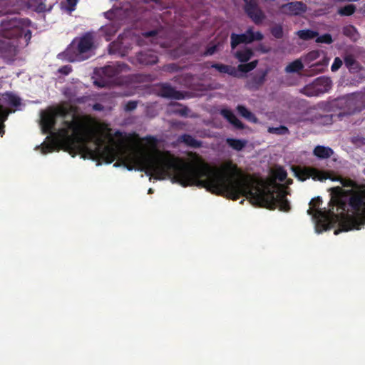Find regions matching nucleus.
<instances>
[{
    "instance_id": "nucleus-27",
    "label": "nucleus",
    "mask_w": 365,
    "mask_h": 365,
    "mask_svg": "<svg viewBox=\"0 0 365 365\" xmlns=\"http://www.w3.org/2000/svg\"><path fill=\"white\" fill-rule=\"evenodd\" d=\"M270 32L272 35L277 39L282 38L283 37V28L280 24H276L275 26H272L270 29Z\"/></svg>"
},
{
    "instance_id": "nucleus-35",
    "label": "nucleus",
    "mask_w": 365,
    "mask_h": 365,
    "mask_svg": "<svg viewBox=\"0 0 365 365\" xmlns=\"http://www.w3.org/2000/svg\"><path fill=\"white\" fill-rule=\"evenodd\" d=\"M190 109L186 106H183L181 108L175 109V110H173V113L179 115L182 117H187L188 115Z\"/></svg>"
},
{
    "instance_id": "nucleus-33",
    "label": "nucleus",
    "mask_w": 365,
    "mask_h": 365,
    "mask_svg": "<svg viewBox=\"0 0 365 365\" xmlns=\"http://www.w3.org/2000/svg\"><path fill=\"white\" fill-rule=\"evenodd\" d=\"M333 154V150L328 147L321 146V159L327 158Z\"/></svg>"
},
{
    "instance_id": "nucleus-4",
    "label": "nucleus",
    "mask_w": 365,
    "mask_h": 365,
    "mask_svg": "<svg viewBox=\"0 0 365 365\" xmlns=\"http://www.w3.org/2000/svg\"><path fill=\"white\" fill-rule=\"evenodd\" d=\"M130 70L128 65L124 63H114L113 65L106 66L100 69L101 74L108 79H113L115 84L119 86L128 85L132 81L130 76H122L123 72H127Z\"/></svg>"
},
{
    "instance_id": "nucleus-41",
    "label": "nucleus",
    "mask_w": 365,
    "mask_h": 365,
    "mask_svg": "<svg viewBox=\"0 0 365 365\" xmlns=\"http://www.w3.org/2000/svg\"><path fill=\"white\" fill-rule=\"evenodd\" d=\"M78 1V0H66L68 4V10L70 11H74Z\"/></svg>"
},
{
    "instance_id": "nucleus-3",
    "label": "nucleus",
    "mask_w": 365,
    "mask_h": 365,
    "mask_svg": "<svg viewBox=\"0 0 365 365\" xmlns=\"http://www.w3.org/2000/svg\"><path fill=\"white\" fill-rule=\"evenodd\" d=\"M93 45V35L87 32L81 37L73 39L62 55L69 62L81 61L87 58L84 54L90 51Z\"/></svg>"
},
{
    "instance_id": "nucleus-36",
    "label": "nucleus",
    "mask_w": 365,
    "mask_h": 365,
    "mask_svg": "<svg viewBox=\"0 0 365 365\" xmlns=\"http://www.w3.org/2000/svg\"><path fill=\"white\" fill-rule=\"evenodd\" d=\"M72 71V67L70 65H65L59 68L58 72L63 75H68Z\"/></svg>"
},
{
    "instance_id": "nucleus-18",
    "label": "nucleus",
    "mask_w": 365,
    "mask_h": 365,
    "mask_svg": "<svg viewBox=\"0 0 365 365\" xmlns=\"http://www.w3.org/2000/svg\"><path fill=\"white\" fill-rule=\"evenodd\" d=\"M297 35L299 38L304 41H308L315 38L317 43H319V36L317 31H314L310 29L299 30L297 32Z\"/></svg>"
},
{
    "instance_id": "nucleus-8",
    "label": "nucleus",
    "mask_w": 365,
    "mask_h": 365,
    "mask_svg": "<svg viewBox=\"0 0 365 365\" xmlns=\"http://www.w3.org/2000/svg\"><path fill=\"white\" fill-rule=\"evenodd\" d=\"M245 1V11L252 21L259 24L262 22L265 16L257 5L256 0H243Z\"/></svg>"
},
{
    "instance_id": "nucleus-19",
    "label": "nucleus",
    "mask_w": 365,
    "mask_h": 365,
    "mask_svg": "<svg viewBox=\"0 0 365 365\" xmlns=\"http://www.w3.org/2000/svg\"><path fill=\"white\" fill-rule=\"evenodd\" d=\"M237 110L240 115H241L248 121L254 123H258V119L255 116V115L251 111H250L245 106L242 105H238L237 107Z\"/></svg>"
},
{
    "instance_id": "nucleus-30",
    "label": "nucleus",
    "mask_w": 365,
    "mask_h": 365,
    "mask_svg": "<svg viewBox=\"0 0 365 365\" xmlns=\"http://www.w3.org/2000/svg\"><path fill=\"white\" fill-rule=\"evenodd\" d=\"M304 93L309 96H318V94L319 93V89L314 88L312 86L309 85L304 88Z\"/></svg>"
},
{
    "instance_id": "nucleus-51",
    "label": "nucleus",
    "mask_w": 365,
    "mask_h": 365,
    "mask_svg": "<svg viewBox=\"0 0 365 365\" xmlns=\"http://www.w3.org/2000/svg\"><path fill=\"white\" fill-rule=\"evenodd\" d=\"M328 63H329V61L328 60H324L323 62H321V66H327L328 65Z\"/></svg>"
},
{
    "instance_id": "nucleus-53",
    "label": "nucleus",
    "mask_w": 365,
    "mask_h": 365,
    "mask_svg": "<svg viewBox=\"0 0 365 365\" xmlns=\"http://www.w3.org/2000/svg\"><path fill=\"white\" fill-rule=\"evenodd\" d=\"M153 190L152 188H150L148 190V193H153Z\"/></svg>"
},
{
    "instance_id": "nucleus-47",
    "label": "nucleus",
    "mask_w": 365,
    "mask_h": 365,
    "mask_svg": "<svg viewBox=\"0 0 365 365\" xmlns=\"http://www.w3.org/2000/svg\"><path fill=\"white\" fill-rule=\"evenodd\" d=\"M314 155L317 156V158H319V145H317L314 149Z\"/></svg>"
},
{
    "instance_id": "nucleus-23",
    "label": "nucleus",
    "mask_w": 365,
    "mask_h": 365,
    "mask_svg": "<svg viewBox=\"0 0 365 365\" xmlns=\"http://www.w3.org/2000/svg\"><path fill=\"white\" fill-rule=\"evenodd\" d=\"M258 64V61L255 60L250 63H241L237 66V69L239 71L243 72V73H248L253 69H255Z\"/></svg>"
},
{
    "instance_id": "nucleus-21",
    "label": "nucleus",
    "mask_w": 365,
    "mask_h": 365,
    "mask_svg": "<svg viewBox=\"0 0 365 365\" xmlns=\"http://www.w3.org/2000/svg\"><path fill=\"white\" fill-rule=\"evenodd\" d=\"M304 68V65L301 60L297 59L291 63H289L286 67H285V72L286 73H297L299 72Z\"/></svg>"
},
{
    "instance_id": "nucleus-31",
    "label": "nucleus",
    "mask_w": 365,
    "mask_h": 365,
    "mask_svg": "<svg viewBox=\"0 0 365 365\" xmlns=\"http://www.w3.org/2000/svg\"><path fill=\"white\" fill-rule=\"evenodd\" d=\"M8 102L11 106L17 107L20 105V98L14 95L9 94L8 96Z\"/></svg>"
},
{
    "instance_id": "nucleus-2",
    "label": "nucleus",
    "mask_w": 365,
    "mask_h": 365,
    "mask_svg": "<svg viewBox=\"0 0 365 365\" xmlns=\"http://www.w3.org/2000/svg\"><path fill=\"white\" fill-rule=\"evenodd\" d=\"M73 106H59L41 113L44 133L56 136L70 150L86 152L91 158H102L106 163L115 159V150L110 145L102 148L103 139L98 136L95 120L89 115H78Z\"/></svg>"
},
{
    "instance_id": "nucleus-55",
    "label": "nucleus",
    "mask_w": 365,
    "mask_h": 365,
    "mask_svg": "<svg viewBox=\"0 0 365 365\" xmlns=\"http://www.w3.org/2000/svg\"><path fill=\"white\" fill-rule=\"evenodd\" d=\"M338 233V231L337 230H335L334 231V234L336 235Z\"/></svg>"
},
{
    "instance_id": "nucleus-17",
    "label": "nucleus",
    "mask_w": 365,
    "mask_h": 365,
    "mask_svg": "<svg viewBox=\"0 0 365 365\" xmlns=\"http://www.w3.org/2000/svg\"><path fill=\"white\" fill-rule=\"evenodd\" d=\"M178 141L183 143L187 146L192 148H199L202 147V143L195 139L190 134H182L178 138Z\"/></svg>"
},
{
    "instance_id": "nucleus-13",
    "label": "nucleus",
    "mask_w": 365,
    "mask_h": 365,
    "mask_svg": "<svg viewBox=\"0 0 365 365\" xmlns=\"http://www.w3.org/2000/svg\"><path fill=\"white\" fill-rule=\"evenodd\" d=\"M158 96L175 100H180L184 98V94L181 91L175 90L169 83H165L160 84L158 90Z\"/></svg>"
},
{
    "instance_id": "nucleus-48",
    "label": "nucleus",
    "mask_w": 365,
    "mask_h": 365,
    "mask_svg": "<svg viewBox=\"0 0 365 365\" xmlns=\"http://www.w3.org/2000/svg\"><path fill=\"white\" fill-rule=\"evenodd\" d=\"M4 125L0 121V135L2 136L4 134Z\"/></svg>"
},
{
    "instance_id": "nucleus-45",
    "label": "nucleus",
    "mask_w": 365,
    "mask_h": 365,
    "mask_svg": "<svg viewBox=\"0 0 365 365\" xmlns=\"http://www.w3.org/2000/svg\"><path fill=\"white\" fill-rule=\"evenodd\" d=\"M93 110L96 111H102L104 110V106L101 103H96L93 106Z\"/></svg>"
},
{
    "instance_id": "nucleus-7",
    "label": "nucleus",
    "mask_w": 365,
    "mask_h": 365,
    "mask_svg": "<svg viewBox=\"0 0 365 365\" xmlns=\"http://www.w3.org/2000/svg\"><path fill=\"white\" fill-rule=\"evenodd\" d=\"M294 175L300 181H304L309 178L314 180H319V170L309 166L294 165L292 167Z\"/></svg>"
},
{
    "instance_id": "nucleus-54",
    "label": "nucleus",
    "mask_w": 365,
    "mask_h": 365,
    "mask_svg": "<svg viewBox=\"0 0 365 365\" xmlns=\"http://www.w3.org/2000/svg\"><path fill=\"white\" fill-rule=\"evenodd\" d=\"M319 81V78H317L315 79V81H316V82H317V81Z\"/></svg>"
},
{
    "instance_id": "nucleus-49",
    "label": "nucleus",
    "mask_w": 365,
    "mask_h": 365,
    "mask_svg": "<svg viewBox=\"0 0 365 365\" xmlns=\"http://www.w3.org/2000/svg\"><path fill=\"white\" fill-rule=\"evenodd\" d=\"M95 84L97 85L99 87H101V88L105 86V83L103 82H101V81H95Z\"/></svg>"
},
{
    "instance_id": "nucleus-38",
    "label": "nucleus",
    "mask_w": 365,
    "mask_h": 365,
    "mask_svg": "<svg viewBox=\"0 0 365 365\" xmlns=\"http://www.w3.org/2000/svg\"><path fill=\"white\" fill-rule=\"evenodd\" d=\"M277 178L279 181H284L287 178V172L284 170L283 169H279L277 172Z\"/></svg>"
},
{
    "instance_id": "nucleus-10",
    "label": "nucleus",
    "mask_w": 365,
    "mask_h": 365,
    "mask_svg": "<svg viewBox=\"0 0 365 365\" xmlns=\"http://www.w3.org/2000/svg\"><path fill=\"white\" fill-rule=\"evenodd\" d=\"M268 73L269 70L265 69L252 76L247 80L246 87L251 91L259 90L264 83Z\"/></svg>"
},
{
    "instance_id": "nucleus-37",
    "label": "nucleus",
    "mask_w": 365,
    "mask_h": 365,
    "mask_svg": "<svg viewBox=\"0 0 365 365\" xmlns=\"http://www.w3.org/2000/svg\"><path fill=\"white\" fill-rule=\"evenodd\" d=\"M342 65V61L339 58H336L334 59V61L333 63V64L331 65V71H337Z\"/></svg>"
},
{
    "instance_id": "nucleus-5",
    "label": "nucleus",
    "mask_w": 365,
    "mask_h": 365,
    "mask_svg": "<svg viewBox=\"0 0 365 365\" xmlns=\"http://www.w3.org/2000/svg\"><path fill=\"white\" fill-rule=\"evenodd\" d=\"M1 26L4 36L6 38H18L24 36L26 41H29L31 38V31L29 29L24 30L21 26L20 20L16 17L2 20Z\"/></svg>"
},
{
    "instance_id": "nucleus-1",
    "label": "nucleus",
    "mask_w": 365,
    "mask_h": 365,
    "mask_svg": "<svg viewBox=\"0 0 365 365\" xmlns=\"http://www.w3.org/2000/svg\"><path fill=\"white\" fill-rule=\"evenodd\" d=\"M192 163H186L177 158H165L145 154L140 150L130 152L124 164L128 170L136 169L158 180L169 178L182 187L195 185L209 192L226 196L233 200L241 196L250 198L252 204L269 210L288 212L291 207L287 199L288 192L280 190L277 195L265 185L262 179L243 175L237 165L227 161L220 168L212 167L200 156L195 154Z\"/></svg>"
},
{
    "instance_id": "nucleus-15",
    "label": "nucleus",
    "mask_w": 365,
    "mask_h": 365,
    "mask_svg": "<svg viewBox=\"0 0 365 365\" xmlns=\"http://www.w3.org/2000/svg\"><path fill=\"white\" fill-rule=\"evenodd\" d=\"M284 12L290 15H299L306 11V5L300 1H292L284 4L283 6Z\"/></svg>"
},
{
    "instance_id": "nucleus-28",
    "label": "nucleus",
    "mask_w": 365,
    "mask_h": 365,
    "mask_svg": "<svg viewBox=\"0 0 365 365\" xmlns=\"http://www.w3.org/2000/svg\"><path fill=\"white\" fill-rule=\"evenodd\" d=\"M343 32L346 36H349L350 38H353L354 40H356L358 37V34H357L355 28L353 27L352 26H347L344 27Z\"/></svg>"
},
{
    "instance_id": "nucleus-40",
    "label": "nucleus",
    "mask_w": 365,
    "mask_h": 365,
    "mask_svg": "<svg viewBox=\"0 0 365 365\" xmlns=\"http://www.w3.org/2000/svg\"><path fill=\"white\" fill-rule=\"evenodd\" d=\"M320 177H321V181L323 180H326V179H331V180H337V178L336 177H334L332 176V175L329 174V173H327L322 170H321V175H320Z\"/></svg>"
},
{
    "instance_id": "nucleus-25",
    "label": "nucleus",
    "mask_w": 365,
    "mask_h": 365,
    "mask_svg": "<svg viewBox=\"0 0 365 365\" xmlns=\"http://www.w3.org/2000/svg\"><path fill=\"white\" fill-rule=\"evenodd\" d=\"M268 132L272 134L276 135H287L289 133V129L284 125H279V127H269Z\"/></svg>"
},
{
    "instance_id": "nucleus-24",
    "label": "nucleus",
    "mask_w": 365,
    "mask_h": 365,
    "mask_svg": "<svg viewBox=\"0 0 365 365\" xmlns=\"http://www.w3.org/2000/svg\"><path fill=\"white\" fill-rule=\"evenodd\" d=\"M319 56V51L317 50L312 51L309 52L304 57V62L307 64H310V67L312 66H318L319 63L311 64L312 61L316 60Z\"/></svg>"
},
{
    "instance_id": "nucleus-6",
    "label": "nucleus",
    "mask_w": 365,
    "mask_h": 365,
    "mask_svg": "<svg viewBox=\"0 0 365 365\" xmlns=\"http://www.w3.org/2000/svg\"><path fill=\"white\" fill-rule=\"evenodd\" d=\"M263 38L264 36L260 31L255 32L252 28H249L244 34L232 33L230 35V46L232 49H235L241 43H251L255 41H261Z\"/></svg>"
},
{
    "instance_id": "nucleus-22",
    "label": "nucleus",
    "mask_w": 365,
    "mask_h": 365,
    "mask_svg": "<svg viewBox=\"0 0 365 365\" xmlns=\"http://www.w3.org/2000/svg\"><path fill=\"white\" fill-rule=\"evenodd\" d=\"M227 143L230 146L232 149L240 151L242 150L246 145V141L240 139H235V138H227Z\"/></svg>"
},
{
    "instance_id": "nucleus-39",
    "label": "nucleus",
    "mask_w": 365,
    "mask_h": 365,
    "mask_svg": "<svg viewBox=\"0 0 365 365\" xmlns=\"http://www.w3.org/2000/svg\"><path fill=\"white\" fill-rule=\"evenodd\" d=\"M217 49V45H213L211 46H209L207 48L206 51H205V56H212L216 52Z\"/></svg>"
},
{
    "instance_id": "nucleus-43",
    "label": "nucleus",
    "mask_w": 365,
    "mask_h": 365,
    "mask_svg": "<svg viewBox=\"0 0 365 365\" xmlns=\"http://www.w3.org/2000/svg\"><path fill=\"white\" fill-rule=\"evenodd\" d=\"M332 42V38L331 35L329 34H324L321 36V43H331Z\"/></svg>"
},
{
    "instance_id": "nucleus-32",
    "label": "nucleus",
    "mask_w": 365,
    "mask_h": 365,
    "mask_svg": "<svg viewBox=\"0 0 365 365\" xmlns=\"http://www.w3.org/2000/svg\"><path fill=\"white\" fill-rule=\"evenodd\" d=\"M178 70V66L175 63H169L162 67V71L173 73Z\"/></svg>"
},
{
    "instance_id": "nucleus-44",
    "label": "nucleus",
    "mask_w": 365,
    "mask_h": 365,
    "mask_svg": "<svg viewBox=\"0 0 365 365\" xmlns=\"http://www.w3.org/2000/svg\"><path fill=\"white\" fill-rule=\"evenodd\" d=\"M345 63L348 66H351L354 65V60L353 57L351 56H346L345 58Z\"/></svg>"
},
{
    "instance_id": "nucleus-42",
    "label": "nucleus",
    "mask_w": 365,
    "mask_h": 365,
    "mask_svg": "<svg viewBox=\"0 0 365 365\" xmlns=\"http://www.w3.org/2000/svg\"><path fill=\"white\" fill-rule=\"evenodd\" d=\"M53 150V146L51 144H43L42 145V153L46 154L51 153Z\"/></svg>"
},
{
    "instance_id": "nucleus-46",
    "label": "nucleus",
    "mask_w": 365,
    "mask_h": 365,
    "mask_svg": "<svg viewBox=\"0 0 365 365\" xmlns=\"http://www.w3.org/2000/svg\"><path fill=\"white\" fill-rule=\"evenodd\" d=\"M157 34H158L157 31L153 30V31H147L145 34V36H147V37H152V36H156Z\"/></svg>"
},
{
    "instance_id": "nucleus-11",
    "label": "nucleus",
    "mask_w": 365,
    "mask_h": 365,
    "mask_svg": "<svg viewBox=\"0 0 365 365\" xmlns=\"http://www.w3.org/2000/svg\"><path fill=\"white\" fill-rule=\"evenodd\" d=\"M307 214L312 217L317 233H319V196L311 200L309 203Z\"/></svg>"
},
{
    "instance_id": "nucleus-9",
    "label": "nucleus",
    "mask_w": 365,
    "mask_h": 365,
    "mask_svg": "<svg viewBox=\"0 0 365 365\" xmlns=\"http://www.w3.org/2000/svg\"><path fill=\"white\" fill-rule=\"evenodd\" d=\"M365 222V189L357 185V230Z\"/></svg>"
},
{
    "instance_id": "nucleus-20",
    "label": "nucleus",
    "mask_w": 365,
    "mask_h": 365,
    "mask_svg": "<svg viewBox=\"0 0 365 365\" xmlns=\"http://www.w3.org/2000/svg\"><path fill=\"white\" fill-rule=\"evenodd\" d=\"M254 55V53L250 48H245L242 51H237L235 53V57L242 63L247 62Z\"/></svg>"
},
{
    "instance_id": "nucleus-12",
    "label": "nucleus",
    "mask_w": 365,
    "mask_h": 365,
    "mask_svg": "<svg viewBox=\"0 0 365 365\" xmlns=\"http://www.w3.org/2000/svg\"><path fill=\"white\" fill-rule=\"evenodd\" d=\"M135 61L140 65L148 66L157 63L158 58L154 51L145 50L138 52L135 56Z\"/></svg>"
},
{
    "instance_id": "nucleus-50",
    "label": "nucleus",
    "mask_w": 365,
    "mask_h": 365,
    "mask_svg": "<svg viewBox=\"0 0 365 365\" xmlns=\"http://www.w3.org/2000/svg\"><path fill=\"white\" fill-rule=\"evenodd\" d=\"M323 118L324 119V121L327 123H328L331 120L329 115H325L323 117Z\"/></svg>"
},
{
    "instance_id": "nucleus-26",
    "label": "nucleus",
    "mask_w": 365,
    "mask_h": 365,
    "mask_svg": "<svg viewBox=\"0 0 365 365\" xmlns=\"http://www.w3.org/2000/svg\"><path fill=\"white\" fill-rule=\"evenodd\" d=\"M356 6L352 4L346 5L344 7L340 8L338 10V13L341 16H350L355 11Z\"/></svg>"
},
{
    "instance_id": "nucleus-16",
    "label": "nucleus",
    "mask_w": 365,
    "mask_h": 365,
    "mask_svg": "<svg viewBox=\"0 0 365 365\" xmlns=\"http://www.w3.org/2000/svg\"><path fill=\"white\" fill-rule=\"evenodd\" d=\"M222 115L232 125L239 130L245 128L244 124L237 118L234 113L229 109H222Z\"/></svg>"
},
{
    "instance_id": "nucleus-52",
    "label": "nucleus",
    "mask_w": 365,
    "mask_h": 365,
    "mask_svg": "<svg viewBox=\"0 0 365 365\" xmlns=\"http://www.w3.org/2000/svg\"><path fill=\"white\" fill-rule=\"evenodd\" d=\"M260 49H261V51H262L263 53H267V52H268V50H267V49H265V48H262V46H261V48H260Z\"/></svg>"
},
{
    "instance_id": "nucleus-29",
    "label": "nucleus",
    "mask_w": 365,
    "mask_h": 365,
    "mask_svg": "<svg viewBox=\"0 0 365 365\" xmlns=\"http://www.w3.org/2000/svg\"><path fill=\"white\" fill-rule=\"evenodd\" d=\"M331 87V81L328 77H321V93L327 92Z\"/></svg>"
},
{
    "instance_id": "nucleus-34",
    "label": "nucleus",
    "mask_w": 365,
    "mask_h": 365,
    "mask_svg": "<svg viewBox=\"0 0 365 365\" xmlns=\"http://www.w3.org/2000/svg\"><path fill=\"white\" fill-rule=\"evenodd\" d=\"M138 106V101H129L124 107V110L127 112L134 110Z\"/></svg>"
},
{
    "instance_id": "nucleus-14",
    "label": "nucleus",
    "mask_w": 365,
    "mask_h": 365,
    "mask_svg": "<svg viewBox=\"0 0 365 365\" xmlns=\"http://www.w3.org/2000/svg\"><path fill=\"white\" fill-rule=\"evenodd\" d=\"M204 67L205 68H215L218 72H220L221 73H227L230 76H233V77L239 76L237 69L232 66L225 65V64H222V63H212V62L207 61V62L205 63Z\"/></svg>"
}]
</instances>
